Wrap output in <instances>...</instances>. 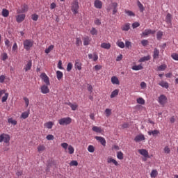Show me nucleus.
I'll use <instances>...</instances> for the list:
<instances>
[{"instance_id": "1", "label": "nucleus", "mask_w": 178, "mask_h": 178, "mask_svg": "<svg viewBox=\"0 0 178 178\" xmlns=\"http://www.w3.org/2000/svg\"><path fill=\"white\" fill-rule=\"evenodd\" d=\"M24 48L26 51H30V49L34 45V41L30 39H26L24 41Z\"/></svg>"}, {"instance_id": "2", "label": "nucleus", "mask_w": 178, "mask_h": 178, "mask_svg": "<svg viewBox=\"0 0 178 178\" xmlns=\"http://www.w3.org/2000/svg\"><path fill=\"white\" fill-rule=\"evenodd\" d=\"M10 142V136L6 134H2L0 135V143H4L9 145Z\"/></svg>"}, {"instance_id": "3", "label": "nucleus", "mask_w": 178, "mask_h": 178, "mask_svg": "<svg viewBox=\"0 0 178 178\" xmlns=\"http://www.w3.org/2000/svg\"><path fill=\"white\" fill-rule=\"evenodd\" d=\"M79 8H80V6H79V1H74L71 3V10L74 15H77V13H79Z\"/></svg>"}, {"instance_id": "4", "label": "nucleus", "mask_w": 178, "mask_h": 178, "mask_svg": "<svg viewBox=\"0 0 178 178\" xmlns=\"http://www.w3.org/2000/svg\"><path fill=\"white\" fill-rule=\"evenodd\" d=\"M58 123L60 126H67V124L72 123V118L70 117L60 118L58 120Z\"/></svg>"}, {"instance_id": "5", "label": "nucleus", "mask_w": 178, "mask_h": 178, "mask_svg": "<svg viewBox=\"0 0 178 178\" xmlns=\"http://www.w3.org/2000/svg\"><path fill=\"white\" fill-rule=\"evenodd\" d=\"M118 6L119 5L116 2H113L110 4L109 7L107 8V10H113V15L118 13Z\"/></svg>"}, {"instance_id": "6", "label": "nucleus", "mask_w": 178, "mask_h": 178, "mask_svg": "<svg viewBox=\"0 0 178 178\" xmlns=\"http://www.w3.org/2000/svg\"><path fill=\"white\" fill-rule=\"evenodd\" d=\"M40 78L42 80H43L44 83H45L47 86H51V83L49 82V77H48V75H47L45 72H43L40 74Z\"/></svg>"}, {"instance_id": "7", "label": "nucleus", "mask_w": 178, "mask_h": 178, "mask_svg": "<svg viewBox=\"0 0 178 178\" xmlns=\"http://www.w3.org/2000/svg\"><path fill=\"white\" fill-rule=\"evenodd\" d=\"M159 104H160V105H163L165 106V104H166V102H168V97H166L165 96V95H161L159 97Z\"/></svg>"}, {"instance_id": "8", "label": "nucleus", "mask_w": 178, "mask_h": 178, "mask_svg": "<svg viewBox=\"0 0 178 178\" xmlns=\"http://www.w3.org/2000/svg\"><path fill=\"white\" fill-rule=\"evenodd\" d=\"M95 138L97 141H99L103 147H106V140H105V138L102 136H95Z\"/></svg>"}, {"instance_id": "9", "label": "nucleus", "mask_w": 178, "mask_h": 178, "mask_svg": "<svg viewBox=\"0 0 178 178\" xmlns=\"http://www.w3.org/2000/svg\"><path fill=\"white\" fill-rule=\"evenodd\" d=\"M17 23H22L26 19V14H19L15 17Z\"/></svg>"}, {"instance_id": "10", "label": "nucleus", "mask_w": 178, "mask_h": 178, "mask_svg": "<svg viewBox=\"0 0 178 178\" xmlns=\"http://www.w3.org/2000/svg\"><path fill=\"white\" fill-rule=\"evenodd\" d=\"M48 86H49V85L44 84L40 87V91H41L42 94H49V88H48Z\"/></svg>"}, {"instance_id": "11", "label": "nucleus", "mask_w": 178, "mask_h": 178, "mask_svg": "<svg viewBox=\"0 0 178 178\" xmlns=\"http://www.w3.org/2000/svg\"><path fill=\"white\" fill-rule=\"evenodd\" d=\"M156 31L151 29H145L141 34L142 37H147L149 34H155Z\"/></svg>"}, {"instance_id": "12", "label": "nucleus", "mask_w": 178, "mask_h": 178, "mask_svg": "<svg viewBox=\"0 0 178 178\" xmlns=\"http://www.w3.org/2000/svg\"><path fill=\"white\" fill-rule=\"evenodd\" d=\"M29 10V6L24 4L22 6V9L17 10V13H26Z\"/></svg>"}, {"instance_id": "13", "label": "nucleus", "mask_w": 178, "mask_h": 178, "mask_svg": "<svg viewBox=\"0 0 178 178\" xmlns=\"http://www.w3.org/2000/svg\"><path fill=\"white\" fill-rule=\"evenodd\" d=\"M144 140H145V137L143 134H139L134 138V141H136V143H140V141H144Z\"/></svg>"}, {"instance_id": "14", "label": "nucleus", "mask_w": 178, "mask_h": 178, "mask_svg": "<svg viewBox=\"0 0 178 178\" xmlns=\"http://www.w3.org/2000/svg\"><path fill=\"white\" fill-rule=\"evenodd\" d=\"M88 58L92 59L94 62L98 60V54L97 53L89 54Z\"/></svg>"}, {"instance_id": "15", "label": "nucleus", "mask_w": 178, "mask_h": 178, "mask_svg": "<svg viewBox=\"0 0 178 178\" xmlns=\"http://www.w3.org/2000/svg\"><path fill=\"white\" fill-rule=\"evenodd\" d=\"M92 130V131H95V133H99V134H102L104 133L102 128L97 126H93Z\"/></svg>"}, {"instance_id": "16", "label": "nucleus", "mask_w": 178, "mask_h": 178, "mask_svg": "<svg viewBox=\"0 0 178 178\" xmlns=\"http://www.w3.org/2000/svg\"><path fill=\"white\" fill-rule=\"evenodd\" d=\"M94 6L96 9H102V1L100 0H95L94 2Z\"/></svg>"}, {"instance_id": "17", "label": "nucleus", "mask_w": 178, "mask_h": 178, "mask_svg": "<svg viewBox=\"0 0 178 178\" xmlns=\"http://www.w3.org/2000/svg\"><path fill=\"white\" fill-rule=\"evenodd\" d=\"M33 66V62L31 60H29L25 67H24L25 72H29V70H31V67Z\"/></svg>"}, {"instance_id": "18", "label": "nucleus", "mask_w": 178, "mask_h": 178, "mask_svg": "<svg viewBox=\"0 0 178 178\" xmlns=\"http://www.w3.org/2000/svg\"><path fill=\"white\" fill-rule=\"evenodd\" d=\"M111 83L112 84H115L116 86H119V84H120V81H119V78L115 76L111 77Z\"/></svg>"}, {"instance_id": "19", "label": "nucleus", "mask_w": 178, "mask_h": 178, "mask_svg": "<svg viewBox=\"0 0 178 178\" xmlns=\"http://www.w3.org/2000/svg\"><path fill=\"white\" fill-rule=\"evenodd\" d=\"M159 86H160L161 87H162L163 88H169V83L165 81H161L159 83Z\"/></svg>"}, {"instance_id": "20", "label": "nucleus", "mask_w": 178, "mask_h": 178, "mask_svg": "<svg viewBox=\"0 0 178 178\" xmlns=\"http://www.w3.org/2000/svg\"><path fill=\"white\" fill-rule=\"evenodd\" d=\"M44 127L46 128V129H52V127H54V122L52 121H49L47 122H45L44 124Z\"/></svg>"}, {"instance_id": "21", "label": "nucleus", "mask_w": 178, "mask_h": 178, "mask_svg": "<svg viewBox=\"0 0 178 178\" xmlns=\"http://www.w3.org/2000/svg\"><path fill=\"white\" fill-rule=\"evenodd\" d=\"M121 29L122 31H129L130 30V23H126L122 25Z\"/></svg>"}, {"instance_id": "22", "label": "nucleus", "mask_w": 178, "mask_h": 178, "mask_svg": "<svg viewBox=\"0 0 178 178\" xmlns=\"http://www.w3.org/2000/svg\"><path fill=\"white\" fill-rule=\"evenodd\" d=\"M111 43L103 42L101 44V48L104 49H111Z\"/></svg>"}, {"instance_id": "23", "label": "nucleus", "mask_w": 178, "mask_h": 178, "mask_svg": "<svg viewBox=\"0 0 178 178\" xmlns=\"http://www.w3.org/2000/svg\"><path fill=\"white\" fill-rule=\"evenodd\" d=\"M90 42H91V38H90V37L87 36L86 38H83V45L85 46L90 45Z\"/></svg>"}, {"instance_id": "24", "label": "nucleus", "mask_w": 178, "mask_h": 178, "mask_svg": "<svg viewBox=\"0 0 178 178\" xmlns=\"http://www.w3.org/2000/svg\"><path fill=\"white\" fill-rule=\"evenodd\" d=\"M150 59H151V56H143V57L140 58L138 60V62L139 63L147 62V61L149 60Z\"/></svg>"}, {"instance_id": "25", "label": "nucleus", "mask_w": 178, "mask_h": 178, "mask_svg": "<svg viewBox=\"0 0 178 178\" xmlns=\"http://www.w3.org/2000/svg\"><path fill=\"white\" fill-rule=\"evenodd\" d=\"M158 58H159V50L155 48L153 53V59H158Z\"/></svg>"}, {"instance_id": "26", "label": "nucleus", "mask_w": 178, "mask_h": 178, "mask_svg": "<svg viewBox=\"0 0 178 178\" xmlns=\"http://www.w3.org/2000/svg\"><path fill=\"white\" fill-rule=\"evenodd\" d=\"M159 131L155 129L154 131H148V134L149 136H153L154 137H155V136H158V134H159Z\"/></svg>"}, {"instance_id": "27", "label": "nucleus", "mask_w": 178, "mask_h": 178, "mask_svg": "<svg viewBox=\"0 0 178 178\" xmlns=\"http://www.w3.org/2000/svg\"><path fill=\"white\" fill-rule=\"evenodd\" d=\"M108 163H113L115 166H119L118 161L112 158H109L107 160Z\"/></svg>"}, {"instance_id": "28", "label": "nucleus", "mask_w": 178, "mask_h": 178, "mask_svg": "<svg viewBox=\"0 0 178 178\" xmlns=\"http://www.w3.org/2000/svg\"><path fill=\"white\" fill-rule=\"evenodd\" d=\"M1 15L3 17H8L9 16V10L6 8H3L2 10Z\"/></svg>"}, {"instance_id": "29", "label": "nucleus", "mask_w": 178, "mask_h": 178, "mask_svg": "<svg viewBox=\"0 0 178 178\" xmlns=\"http://www.w3.org/2000/svg\"><path fill=\"white\" fill-rule=\"evenodd\" d=\"M138 152L143 156H148V152L145 149H139Z\"/></svg>"}, {"instance_id": "30", "label": "nucleus", "mask_w": 178, "mask_h": 178, "mask_svg": "<svg viewBox=\"0 0 178 178\" xmlns=\"http://www.w3.org/2000/svg\"><path fill=\"white\" fill-rule=\"evenodd\" d=\"M67 104H68V106H70L72 111H76L77 108H79V106L76 104H72L69 102Z\"/></svg>"}, {"instance_id": "31", "label": "nucleus", "mask_w": 178, "mask_h": 178, "mask_svg": "<svg viewBox=\"0 0 178 178\" xmlns=\"http://www.w3.org/2000/svg\"><path fill=\"white\" fill-rule=\"evenodd\" d=\"M46 149L45 145H39L38 146V152H44V151Z\"/></svg>"}, {"instance_id": "32", "label": "nucleus", "mask_w": 178, "mask_h": 178, "mask_svg": "<svg viewBox=\"0 0 178 178\" xmlns=\"http://www.w3.org/2000/svg\"><path fill=\"white\" fill-rule=\"evenodd\" d=\"M143 69H144V67H143V65L141 64L138 65H134L132 67V70H143Z\"/></svg>"}, {"instance_id": "33", "label": "nucleus", "mask_w": 178, "mask_h": 178, "mask_svg": "<svg viewBox=\"0 0 178 178\" xmlns=\"http://www.w3.org/2000/svg\"><path fill=\"white\" fill-rule=\"evenodd\" d=\"M81 62H80V60H76L75 62V69H77L78 70H81Z\"/></svg>"}, {"instance_id": "34", "label": "nucleus", "mask_w": 178, "mask_h": 178, "mask_svg": "<svg viewBox=\"0 0 178 178\" xmlns=\"http://www.w3.org/2000/svg\"><path fill=\"white\" fill-rule=\"evenodd\" d=\"M119 95V90L118 89H115L114 90L111 95V98H115V97H118V95Z\"/></svg>"}, {"instance_id": "35", "label": "nucleus", "mask_w": 178, "mask_h": 178, "mask_svg": "<svg viewBox=\"0 0 178 178\" xmlns=\"http://www.w3.org/2000/svg\"><path fill=\"white\" fill-rule=\"evenodd\" d=\"M137 5H138V7L140 9V12H141L143 13V12H144L145 10V8H144V6L143 5V3H141V2H140V1H138L137 2Z\"/></svg>"}, {"instance_id": "36", "label": "nucleus", "mask_w": 178, "mask_h": 178, "mask_svg": "<svg viewBox=\"0 0 178 178\" xmlns=\"http://www.w3.org/2000/svg\"><path fill=\"white\" fill-rule=\"evenodd\" d=\"M166 67H168V66H166L165 64H163L158 67L157 70L159 72H163L164 70H166Z\"/></svg>"}, {"instance_id": "37", "label": "nucleus", "mask_w": 178, "mask_h": 178, "mask_svg": "<svg viewBox=\"0 0 178 178\" xmlns=\"http://www.w3.org/2000/svg\"><path fill=\"white\" fill-rule=\"evenodd\" d=\"M166 23H172V15L170 13L167 14L166 18H165Z\"/></svg>"}, {"instance_id": "38", "label": "nucleus", "mask_w": 178, "mask_h": 178, "mask_svg": "<svg viewBox=\"0 0 178 178\" xmlns=\"http://www.w3.org/2000/svg\"><path fill=\"white\" fill-rule=\"evenodd\" d=\"M56 77L58 80H60L63 77V72H62L61 71H57Z\"/></svg>"}, {"instance_id": "39", "label": "nucleus", "mask_w": 178, "mask_h": 178, "mask_svg": "<svg viewBox=\"0 0 178 178\" xmlns=\"http://www.w3.org/2000/svg\"><path fill=\"white\" fill-rule=\"evenodd\" d=\"M151 177L155 178L158 176V171L156 170H152L150 173Z\"/></svg>"}, {"instance_id": "40", "label": "nucleus", "mask_w": 178, "mask_h": 178, "mask_svg": "<svg viewBox=\"0 0 178 178\" xmlns=\"http://www.w3.org/2000/svg\"><path fill=\"white\" fill-rule=\"evenodd\" d=\"M8 122L11 124H13V126H16V124H17V121H16L15 120H13V118H8Z\"/></svg>"}, {"instance_id": "41", "label": "nucleus", "mask_w": 178, "mask_h": 178, "mask_svg": "<svg viewBox=\"0 0 178 178\" xmlns=\"http://www.w3.org/2000/svg\"><path fill=\"white\" fill-rule=\"evenodd\" d=\"M30 115V112H24L22 113V114L21 115V118L22 119H27L29 118V115Z\"/></svg>"}, {"instance_id": "42", "label": "nucleus", "mask_w": 178, "mask_h": 178, "mask_svg": "<svg viewBox=\"0 0 178 178\" xmlns=\"http://www.w3.org/2000/svg\"><path fill=\"white\" fill-rule=\"evenodd\" d=\"M124 12L126 15H127V16H133V17L136 16V14H134L131 10H124Z\"/></svg>"}, {"instance_id": "43", "label": "nucleus", "mask_w": 178, "mask_h": 178, "mask_svg": "<svg viewBox=\"0 0 178 178\" xmlns=\"http://www.w3.org/2000/svg\"><path fill=\"white\" fill-rule=\"evenodd\" d=\"M70 166H79V162L76 160H72L69 163Z\"/></svg>"}, {"instance_id": "44", "label": "nucleus", "mask_w": 178, "mask_h": 178, "mask_svg": "<svg viewBox=\"0 0 178 178\" xmlns=\"http://www.w3.org/2000/svg\"><path fill=\"white\" fill-rule=\"evenodd\" d=\"M54 46L53 44H51L47 49L44 50L45 54H49L52 49H54Z\"/></svg>"}, {"instance_id": "45", "label": "nucleus", "mask_w": 178, "mask_h": 178, "mask_svg": "<svg viewBox=\"0 0 178 178\" xmlns=\"http://www.w3.org/2000/svg\"><path fill=\"white\" fill-rule=\"evenodd\" d=\"M137 103L140 104V105H144L145 104V100L143 99V97H139L137 99Z\"/></svg>"}, {"instance_id": "46", "label": "nucleus", "mask_w": 178, "mask_h": 178, "mask_svg": "<svg viewBox=\"0 0 178 178\" xmlns=\"http://www.w3.org/2000/svg\"><path fill=\"white\" fill-rule=\"evenodd\" d=\"M105 114H106V118H109V116L112 115V110H111L109 108H106L105 110Z\"/></svg>"}, {"instance_id": "47", "label": "nucleus", "mask_w": 178, "mask_h": 178, "mask_svg": "<svg viewBox=\"0 0 178 178\" xmlns=\"http://www.w3.org/2000/svg\"><path fill=\"white\" fill-rule=\"evenodd\" d=\"M90 34H92V35H97V34H98V31L93 27L90 30Z\"/></svg>"}, {"instance_id": "48", "label": "nucleus", "mask_w": 178, "mask_h": 178, "mask_svg": "<svg viewBox=\"0 0 178 178\" xmlns=\"http://www.w3.org/2000/svg\"><path fill=\"white\" fill-rule=\"evenodd\" d=\"M8 97H9V93H5L4 96L1 99V102H6V101H8Z\"/></svg>"}, {"instance_id": "49", "label": "nucleus", "mask_w": 178, "mask_h": 178, "mask_svg": "<svg viewBox=\"0 0 178 178\" xmlns=\"http://www.w3.org/2000/svg\"><path fill=\"white\" fill-rule=\"evenodd\" d=\"M157 40H161L162 39V36L163 35V32L159 31L157 32Z\"/></svg>"}, {"instance_id": "50", "label": "nucleus", "mask_w": 178, "mask_h": 178, "mask_svg": "<svg viewBox=\"0 0 178 178\" xmlns=\"http://www.w3.org/2000/svg\"><path fill=\"white\" fill-rule=\"evenodd\" d=\"M67 149H68L69 154H74V148L72 147V145H69L68 147H67Z\"/></svg>"}, {"instance_id": "51", "label": "nucleus", "mask_w": 178, "mask_h": 178, "mask_svg": "<svg viewBox=\"0 0 178 178\" xmlns=\"http://www.w3.org/2000/svg\"><path fill=\"white\" fill-rule=\"evenodd\" d=\"M73 69V64L72 63H69L67 66V72H70Z\"/></svg>"}, {"instance_id": "52", "label": "nucleus", "mask_w": 178, "mask_h": 178, "mask_svg": "<svg viewBox=\"0 0 178 178\" xmlns=\"http://www.w3.org/2000/svg\"><path fill=\"white\" fill-rule=\"evenodd\" d=\"M88 151L89 152H94V151H95V148L94 147V146L90 145L88 147Z\"/></svg>"}, {"instance_id": "53", "label": "nucleus", "mask_w": 178, "mask_h": 178, "mask_svg": "<svg viewBox=\"0 0 178 178\" xmlns=\"http://www.w3.org/2000/svg\"><path fill=\"white\" fill-rule=\"evenodd\" d=\"M46 138H47V140H48V141H51V140H54V138H55V137L52 134H49L46 136Z\"/></svg>"}, {"instance_id": "54", "label": "nucleus", "mask_w": 178, "mask_h": 178, "mask_svg": "<svg viewBox=\"0 0 178 178\" xmlns=\"http://www.w3.org/2000/svg\"><path fill=\"white\" fill-rule=\"evenodd\" d=\"M81 44H82L81 39L77 38L76 40V45L77 47H80V45H81Z\"/></svg>"}, {"instance_id": "55", "label": "nucleus", "mask_w": 178, "mask_h": 178, "mask_svg": "<svg viewBox=\"0 0 178 178\" xmlns=\"http://www.w3.org/2000/svg\"><path fill=\"white\" fill-rule=\"evenodd\" d=\"M117 45L120 48H124V42H117Z\"/></svg>"}, {"instance_id": "56", "label": "nucleus", "mask_w": 178, "mask_h": 178, "mask_svg": "<svg viewBox=\"0 0 178 178\" xmlns=\"http://www.w3.org/2000/svg\"><path fill=\"white\" fill-rule=\"evenodd\" d=\"M32 20L37 22V20H38V15L37 14L32 15Z\"/></svg>"}, {"instance_id": "57", "label": "nucleus", "mask_w": 178, "mask_h": 178, "mask_svg": "<svg viewBox=\"0 0 178 178\" xmlns=\"http://www.w3.org/2000/svg\"><path fill=\"white\" fill-rule=\"evenodd\" d=\"M62 148H64V149H67L69 145L67 143H61Z\"/></svg>"}, {"instance_id": "58", "label": "nucleus", "mask_w": 178, "mask_h": 178, "mask_svg": "<svg viewBox=\"0 0 178 178\" xmlns=\"http://www.w3.org/2000/svg\"><path fill=\"white\" fill-rule=\"evenodd\" d=\"M24 101L25 102V105L27 108V106H29V104H30V101L29 100V98L27 97H24Z\"/></svg>"}, {"instance_id": "59", "label": "nucleus", "mask_w": 178, "mask_h": 178, "mask_svg": "<svg viewBox=\"0 0 178 178\" xmlns=\"http://www.w3.org/2000/svg\"><path fill=\"white\" fill-rule=\"evenodd\" d=\"M171 57L172 58V59H174V60H178V54H172L171 55Z\"/></svg>"}, {"instance_id": "60", "label": "nucleus", "mask_w": 178, "mask_h": 178, "mask_svg": "<svg viewBox=\"0 0 178 178\" xmlns=\"http://www.w3.org/2000/svg\"><path fill=\"white\" fill-rule=\"evenodd\" d=\"M133 29H137V27H140V23L134 22L132 24Z\"/></svg>"}, {"instance_id": "61", "label": "nucleus", "mask_w": 178, "mask_h": 178, "mask_svg": "<svg viewBox=\"0 0 178 178\" xmlns=\"http://www.w3.org/2000/svg\"><path fill=\"white\" fill-rule=\"evenodd\" d=\"M17 43L15 42L13 46V49L12 50L14 51V52H16V51H17Z\"/></svg>"}, {"instance_id": "62", "label": "nucleus", "mask_w": 178, "mask_h": 178, "mask_svg": "<svg viewBox=\"0 0 178 178\" xmlns=\"http://www.w3.org/2000/svg\"><path fill=\"white\" fill-rule=\"evenodd\" d=\"M5 79H6V76L5 75H1L0 76V83H4Z\"/></svg>"}, {"instance_id": "63", "label": "nucleus", "mask_w": 178, "mask_h": 178, "mask_svg": "<svg viewBox=\"0 0 178 178\" xmlns=\"http://www.w3.org/2000/svg\"><path fill=\"white\" fill-rule=\"evenodd\" d=\"M125 47H126V48H130V47H131V42L126 41L125 42Z\"/></svg>"}, {"instance_id": "64", "label": "nucleus", "mask_w": 178, "mask_h": 178, "mask_svg": "<svg viewBox=\"0 0 178 178\" xmlns=\"http://www.w3.org/2000/svg\"><path fill=\"white\" fill-rule=\"evenodd\" d=\"M141 44L143 47H147V45H148V40H143L141 41Z\"/></svg>"}]
</instances>
